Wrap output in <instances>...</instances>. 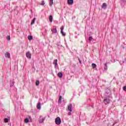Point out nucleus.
I'll return each mask as SVG.
<instances>
[{
	"mask_svg": "<svg viewBox=\"0 0 126 126\" xmlns=\"http://www.w3.org/2000/svg\"><path fill=\"white\" fill-rule=\"evenodd\" d=\"M111 102V99L109 95H107L103 100V103H105V105H108V104L110 103Z\"/></svg>",
	"mask_w": 126,
	"mask_h": 126,
	"instance_id": "1",
	"label": "nucleus"
},
{
	"mask_svg": "<svg viewBox=\"0 0 126 126\" xmlns=\"http://www.w3.org/2000/svg\"><path fill=\"white\" fill-rule=\"evenodd\" d=\"M61 123H62V120H61V118L60 117H57L55 119V123L56 125H58L59 126V125H61Z\"/></svg>",
	"mask_w": 126,
	"mask_h": 126,
	"instance_id": "2",
	"label": "nucleus"
},
{
	"mask_svg": "<svg viewBox=\"0 0 126 126\" xmlns=\"http://www.w3.org/2000/svg\"><path fill=\"white\" fill-rule=\"evenodd\" d=\"M61 29V33L63 35V36H65V32H63V29H64V28L63 27V26H62Z\"/></svg>",
	"mask_w": 126,
	"mask_h": 126,
	"instance_id": "3",
	"label": "nucleus"
},
{
	"mask_svg": "<svg viewBox=\"0 0 126 126\" xmlns=\"http://www.w3.org/2000/svg\"><path fill=\"white\" fill-rule=\"evenodd\" d=\"M46 119V117H42V116H40L38 121L39 123H43V122H44V121H45V120Z\"/></svg>",
	"mask_w": 126,
	"mask_h": 126,
	"instance_id": "4",
	"label": "nucleus"
},
{
	"mask_svg": "<svg viewBox=\"0 0 126 126\" xmlns=\"http://www.w3.org/2000/svg\"><path fill=\"white\" fill-rule=\"evenodd\" d=\"M68 110L69 111V112H72V104H70L68 106Z\"/></svg>",
	"mask_w": 126,
	"mask_h": 126,
	"instance_id": "5",
	"label": "nucleus"
},
{
	"mask_svg": "<svg viewBox=\"0 0 126 126\" xmlns=\"http://www.w3.org/2000/svg\"><path fill=\"white\" fill-rule=\"evenodd\" d=\"M26 56L28 59H31V53H30V52H27L26 54Z\"/></svg>",
	"mask_w": 126,
	"mask_h": 126,
	"instance_id": "6",
	"label": "nucleus"
},
{
	"mask_svg": "<svg viewBox=\"0 0 126 126\" xmlns=\"http://www.w3.org/2000/svg\"><path fill=\"white\" fill-rule=\"evenodd\" d=\"M5 58H7L8 59H9L10 58V54L8 52H6L5 53Z\"/></svg>",
	"mask_w": 126,
	"mask_h": 126,
	"instance_id": "7",
	"label": "nucleus"
},
{
	"mask_svg": "<svg viewBox=\"0 0 126 126\" xmlns=\"http://www.w3.org/2000/svg\"><path fill=\"white\" fill-rule=\"evenodd\" d=\"M53 64H55V67H57V66H58V60L57 59L54 60Z\"/></svg>",
	"mask_w": 126,
	"mask_h": 126,
	"instance_id": "8",
	"label": "nucleus"
},
{
	"mask_svg": "<svg viewBox=\"0 0 126 126\" xmlns=\"http://www.w3.org/2000/svg\"><path fill=\"white\" fill-rule=\"evenodd\" d=\"M68 4L71 5V4H73V0H68Z\"/></svg>",
	"mask_w": 126,
	"mask_h": 126,
	"instance_id": "9",
	"label": "nucleus"
},
{
	"mask_svg": "<svg viewBox=\"0 0 126 126\" xmlns=\"http://www.w3.org/2000/svg\"><path fill=\"white\" fill-rule=\"evenodd\" d=\"M36 108L37 109H38V110H40V109H41V103L40 102H38L36 105Z\"/></svg>",
	"mask_w": 126,
	"mask_h": 126,
	"instance_id": "10",
	"label": "nucleus"
},
{
	"mask_svg": "<svg viewBox=\"0 0 126 126\" xmlns=\"http://www.w3.org/2000/svg\"><path fill=\"white\" fill-rule=\"evenodd\" d=\"M106 7H107V3H103L102 4V8H103L104 9H106Z\"/></svg>",
	"mask_w": 126,
	"mask_h": 126,
	"instance_id": "11",
	"label": "nucleus"
},
{
	"mask_svg": "<svg viewBox=\"0 0 126 126\" xmlns=\"http://www.w3.org/2000/svg\"><path fill=\"white\" fill-rule=\"evenodd\" d=\"M58 76L60 78H62L63 77V73L60 72L58 73Z\"/></svg>",
	"mask_w": 126,
	"mask_h": 126,
	"instance_id": "12",
	"label": "nucleus"
},
{
	"mask_svg": "<svg viewBox=\"0 0 126 126\" xmlns=\"http://www.w3.org/2000/svg\"><path fill=\"white\" fill-rule=\"evenodd\" d=\"M62 98H63V96H62V95L59 96V99L58 100L59 104H61L62 103Z\"/></svg>",
	"mask_w": 126,
	"mask_h": 126,
	"instance_id": "13",
	"label": "nucleus"
},
{
	"mask_svg": "<svg viewBox=\"0 0 126 126\" xmlns=\"http://www.w3.org/2000/svg\"><path fill=\"white\" fill-rule=\"evenodd\" d=\"M92 67L93 68H96V67H97V65H96V64L94 63H93L92 64Z\"/></svg>",
	"mask_w": 126,
	"mask_h": 126,
	"instance_id": "14",
	"label": "nucleus"
},
{
	"mask_svg": "<svg viewBox=\"0 0 126 126\" xmlns=\"http://www.w3.org/2000/svg\"><path fill=\"white\" fill-rule=\"evenodd\" d=\"M107 63H105L104 64V70H107L108 69V66H107Z\"/></svg>",
	"mask_w": 126,
	"mask_h": 126,
	"instance_id": "15",
	"label": "nucleus"
},
{
	"mask_svg": "<svg viewBox=\"0 0 126 126\" xmlns=\"http://www.w3.org/2000/svg\"><path fill=\"white\" fill-rule=\"evenodd\" d=\"M14 85V81H10V87H12Z\"/></svg>",
	"mask_w": 126,
	"mask_h": 126,
	"instance_id": "16",
	"label": "nucleus"
},
{
	"mask_svg": "<svg viewBox=\"0 0 126 126\" xmlns=\"http://www.w3.org/2000/svg\"><path fill=\"white\" fill-rule=\"evenodd\" d=\"M49 21H50V22H53V16H52V15L50 16Z\"/></svg>",
	"mask_w": 126,
	"mask_h": 126,
	"instance_id": "17",
	"label": "nucleus"
},
{
	"mask_svg": "<svg viewBox=\"0 0 126 126\" xmlns=\"http://www.w3.org/2000/svg\"><path fill=\"white\" fill-rule=\"evenodd\" d=\"M35 20H36V18H34L33 19V20L32 21V22H31V25H33V24H34V23H35Z\"/></svg>",
	"mask_w": 126,
	"mask_h": 126,
	"instance_id": "18",
	"label": "nucleus"
},
{
	"mask_svg": "<svg viewBox=\"0 0 126 126\" xmlns=\"http://www.w3.org/2000/svg\"><path fill=\"white\" fill-rule=\"evenodd\" d=\"M50 5H53L54 4V0H50V3H49Z\"/></svg>",
	"mask_w": 126,
	"mask_h": 126,
	"instance_id": "19",
	"label": "nucleus"
},
{
	"mask_svg": "<svg viewBox=\"0 0 126 126\" xmlns=\"http://www.w3.org/2000/svg\"><path fill=\"white\" fill-rule=\"evenodd\" d=\"M51 31L53 32V33H57V29H53L51 30Z\"/></svg>",
	"mask_w": 126,
	"mask_h": 126,
	"instance_id": "20",
	"label": "nucleus"
},
{
	"mask_svg": "<svg viewBox=\"0 0 126 126\" xmlns=\"http://www.w3.org/2000/svg\"><path fill=\"white\" fill-rule=\"evenodd\" d=\"M40 84V81H39V80H37L36 82H35V85L36 86H38V85Z\"/></svg>",
	"mask_w": 126,
	"mask_h": 126,
	"instance_id": "21",
	"label": "nucleus"
},
{
	"mask_svg": "<svg viewBox=\"0 0 126 126\" xmlns=\"http://www.w3.org/2000/svg\"><path fill=\"white\" fill-rule=\"evenodd\" d=\"M28 39L30 41H31V40H32V39H33V36H32L31 35H29Z\"/></svg>",
	"mask_w": 126,
	"mask_h": 126,
	"instance_id": "22",
	"label": "nucleus"
},
{
	"mask_svg": "<svg viewBox=\"0 0 126 126\" xmlns=\"http://www.w3.org/2000/svg\"><path fill=\"white\" fill-rule=\"evenodd\" d=\"M9 121V120L7 118H5L4 119V123H8V121Z\"/></svg>",
	"mask_w": 126,
	"mask_h": 126,
	"instance_id": "23",
	"label": "nucleus"
},
{
	"mask_svg": "<svg viewBox=\"0 0 126 126\" xmlns=\"http://www.w3.org/2000/svg\"><path fill=\"white\" fill-rule=\"evenodd\" d=\"M6 39H7L8 41H10V36H9V35H7Z\"/></svg>",
	"mask_w": 126,
	"mask_h": 126,
	"instance_id": "24",
	"label": "nucleus"
},
{
	"mask_svg": "<svg viewBox=\"0 0 126 126\" xmlns=\"http://www.w3.org/2000/svg\"><path fill=\"white\" fill-rule=\"evenodd\" d=\"M92 40H93V37L92 36H90L89 37V40L91 42V41H92Z\"/></svg>",
	"mask_w": 126,
	"mask_h": 126,
	"instance_id": "25",
	"label": "nucleus"
},
{
	"mask_svg": "<svg viewBox=\"0 0 126 126\" xmlns=\"http://www.w3.org/2000/svg\"><path fill=\"white\" fill-rule=\"evenodd\" d=\"M29 119H28V118H26L25 119V123H29Z\"/></svg>",
	"mask_w": 126,
	"mask_h": 126,
	"instance_id": "26",
	"label": "nucleus"
},
{
	"mask_svg": "<svg viewBox=\"0 0 126 126\" xmlns=\"http://www.w3.org/2000/svg\"><path fill=\"white\" fill-rule=\"evenodd\" d=\"M41 5H45V1H42L41 4Z\"/></svg>",
	"mask_w": 126,
	"mask_h": 126,
	"instance_id": "27",
	"label": "nucleus"
},
{
	"mask_svg": "<svg viewBox=\"0 0 126 126\" xmlns=\"http://www.w3.org/2000/svg\"><path fill=\"white\" fill-rule=\"evenodd\" d=\"M119 63H120V64H122V63H125V62L124 61H120L119 62Z\"/></svg>",
	"mask_w": 126,
	"mask_h": 126,
	"instance_id": "28",
	"label": "nucleus"
},
{
	"mask_svg": "<svg viewBox=\"0 0 126 126\" xmlns=\"http://www.w3.org/2000/svg\"><path fill=\"white\" fill-rule=\"evenodd\" d=\"M123 90H124V91H126V86H124V87H123Z\"/></svg>",
	"mask_w": 126,
	"mask_h": 126,
	"instance_id": "29",
	"label": "nucleus"
},
{
	"mask_svg": "<svg viewBox=\"0 0 126 126\" xmlns=\"http://www.w3.org/2000/svg\"><path fill=\"white\" fill-rule=\"evenodd\" d=\"M67 115H68V116H71V112H68Z\"/></svg>",
	"mask_w": 126,
	"mask_h": 126,
	"instance_id": "30",
	"label": "nucleus"
},
{
	"mask_svg": "<svg viewBox=\"0 0 126 126\" xmlns=\"http://www.w3.org/2000/svg\"><path fill=\"white\" fill-rule=\"evenodd\" d=\"M78 61H79L80 63L81 64V61L80 60V59H78Z\"/></svg>",
	"mask_w": 126,
	"mask_h": 126,
	"instance_id": "31",
	"label": "nucleus"
},
{
	"mask_svg": "<svg viewBox=\"0 0 126 126\" xmlns=\"http://www.w3.org/2000/svg\"><path fill=\"white\" fill-rule=\"evenodd\" d=\"M124 1H125V2H126V0H124Z\"/></svg>",
	"mask_w": 126,
	"mask_h": 126,
	"instance_id": "32",
	"label": "nucleus"
}]
</instances>
